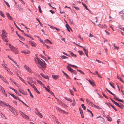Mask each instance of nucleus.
Segmentation results:
<instances>
[{
    "instance_id": "nucleus-41",
    "label": "nucleus",
    "mask_w": 124,
    "mask_h": 124,
    "mask_svg": "<svg viewBox=\"0 0 124 124\" xmlns=\"http://www.w3.org/2000/svg\"><path fill=\"white\" fill-rule=\"evenodd\" d=\"M36 20H37L39 22V24H40V25L42 27H43V24L40 23V22L39 20L37 18H36Z\"/></svg>"
},
{
    "instance_id": "nucleus-44",
    "label": "nucleus",
    "mask_w": 124,
    "mask_h": 124,
    "mask_svg": "<svg viewBox=\"0 0 124 124\" xmlns=\"http://www.w3.org/2000/svg\"><path fill=\"white\" fill-rule=\"evenodd\" d=\"M24 67L27 70L29 68L28 66L26 65H24Z\"/></svg>"
},
{
    "instance_id": "nucleus-10",
    "label": "nucleus",
    "mask_w": 124,
    "mask_h": 124,
    "mask_svg": "<svg viewBox=\"0 0 124 124\" xmlns=\"http://www.w3.org/2000/svg\"><path fill=\"white\" fill-rule=\"evenodd\" d=\"M7 36L1 37L2 39L4 41L7 42L8 41V38L7 37Z\"/></svg>"
},
{
    "instance_id": "nucleus-58",
    "label": "nucleus",
    "mask_w": 124,
    "mask_h": 124,
    "mask_svg": "<svg viewBox=\"0 0 124 124\" xmlns=\"http://www.w3.org/2000/svg\"><path fill=\"white\" fill-rule=\"evenodd\" d=\"M45 89L46 90L48 91L49 93L51 91L50 90L47 89V88L46 87H45Z\"/></svg>"
},
{
    "instance_id": "nucleus-3",
    "label": "nucleus",
    "mask_w": 124,
    "mask_h": 124,
    "mask_svg": "<svg viewBox=\"0 0 124 124\" xmlns=\"http://www.w3.org/2000/svg\"><path fill=\"white\" fill-rule=\"evenodd\" d=\"M9 46L11 50L15 52L16 54L18 53V50L16 48L14 47L13 46L10 44H9Z\"/></svg>"
},
{
    "instance_id": "nucleus-23",
    "label": "nucleus",
    "mask_w": 124,
    "mask_h": 124,
    "mask_svg": "<svg viewBox=\"0 0 124 124\" xmlns=\"http://www.w3.org/2000/svg\"><path fill=\"white\" fill-rule=\"evenodd\" d=\"M82 4L83 5L84 7H85V8L87 10H88L90 12V10L89 9H88L86 6V5L84 4L82 2Z\"/></svg>"
},
{
    "instance_id": "nucleus-46",
    "label": "nucleus",
    "mask_w": 124,
    "mask_h": 124,
    "mask_svg": "<svg viewBox=\"0 0 124 124\" xmlns=\"http://www.w3.org/2000/svg\"><path fill=\"white\" fill-rule=\"evenodd\" d=\"M113 45L114 47V49H116L117 50L119 48V47H118L116 46L115 44H113Z\"/></svg>"
},
{
    "instance_id": "nucleus-18",
    "label": "nucleus",
    "mask_w": 124,
    "mask_h": 124,
    "mask_svg": "<svg viewBox=\"0 0 124 124\" xmlns=\"http://www.w3.org/2000/svg\"><path fill=\"white\" fill-rule=\"evenodd\" d=\"M55 98L57 100L58 102L59 103V104L62 105H65L64 103L62 102L60 100H58L57 98H56L55 97Z\"/></svg>"
},
{
    "instance_id": "nucleus-25",
    "label": "nucleus",
    "mask_w": 124,
    "mask_h": 124,
    "mask_svg": "<svg viewBox=\"0 0 124 124\" xmlns=\"http://www.w3.org/2000/svg\"><path fill=\"white\" fill-rule=\"evenodd\" d=\"M115 105L118 106L121 109H123L122 106H121L120 105H119L116 102L115 104Z\"/></svg>"
},
{
    "instance_id": "nucleus-31",
    "label": "nucleus",
    "mask_w": 124,
    "mask_h": 124,
    "mask_svg": "<svg viewBox=\"0 0 124 124\" xmlns=\"http://www.w3.org/2000/svg\"><path fill=\"white\" fill-rule=\"evenodd\" d=\"M0 15L1 16L3 17H5L4 14L2 12L0 11Z\"/></svg>"
},
{
    "instance_id": "nucleus-13",
    "label": "nucleus",
    "mask_w": 124,
    "mask_h": 124,
    "mask_svg": "<svg viewBox=\"0 0 124 124\" xmlns=\"http://www.w3.org/2000/svg\"><path fill=\"white\" fill-rule=\"evenodd\" d=\"M86 79L89 82L90 84H91L93 86H96V85L94 84V83L92 81H91L90 80H88L87 79Z\"/></svg>"
},
{
    "instance_id": "nucleus-17",
    "label": "nucleus",
    "mask_w": 124,
    "mask_h": 124,
    "mask_svg": "<svg viewBox=\"0 0 124 124\" xmlns=\"http://www.w3.org/2000/svg\"><path fill=\"white\" fill-rule=\"evenodd\" d=\"M100 117V119L99 121L100 122H102V123H104V120L103 118L100 116H99V117H97L96 118H98Z\"/></svg>"
},
{
    "instance_id": "nucleus-60",
    "label": "nucleus",
    "mask_w": 124,
    "mask_h": 124,
    "mask_svg": "<svg viewBox=\"0 0 124 124\" xmlns=\"http://www.w3.org/2000/svg\"><path fill=\"white\" fill-rule=\"evenodd\" d=\"M117 101H119L123 103V101L121 99H117Z\"/></svg>"
},
{
    "instance_id": "nucleus-15",
    "label": "nucleus",
    "mask_w": 124,
    "mask_h": 124,
    "mask_svg": "<svg viewBox=\"0 0 124 124\" xmlns=\"http://www.w3.org/2000/svg\"><path fill=\"white\" fill-rule=\"evenodd\" d=\"M56 108L57 110H58L59 111H63L64 112H65L67 114H68V112H65V111H64V110H61V108H59V107H56Z\"/></svg>"
},
{
    "instance_id": "nucleus-57",
    "label": "nucleus",
    "mask_w": 124,
    "mask_h": 124,
    "mask_svg": "<svg viewBox=\"0 0 124 124\" xmlns=\"http://www.w3.org/2000/svg\"><path fill=\"white\" fill-rule=\"evenodd\" d=\"M45 89L46 90L48 91L49 93L51 91L50 90L47 89V88L46 87H45Z\"/></svg>"
},
{
    "instance_id": "nucleus-43",
    "label": "nucleus",
    "mask_w": 124,
    "mask_h": 124,
    "mask_svg": "<svg viewBox=\"0 0 124 124\" xmlns=\"http://www.w3.org/2000/svg\"><path fill=\"white\" fill-rule=\"evenodd\" d=\"M68 64L70 66H72V67H74V68H78V67L76 66H75L74 65H71L70 64Z\"/></svg>"
},
{
    "instance_id": "nucleus-39",
    "label": "nucleus",
    "mask_w": 124,
    "mask_h": 124,
    "mask_svg": "<svg viewBox=\"0 0 124 124\" xmlns=\"http://www.w3.org/2000/svg\"><path fill=\"white\" fill-rule=\"evenodd\" d=\"M4 2L7 5V6L9 8H10V6L9 5V4L5 0H4Z\"/></svg>"
},
{
    "instance_id": "nucleus-40",
    "label": "nucleus",
    "mask_w": 124,
    "mask_h": 124,
    "mask_svg": "<svg viewBox=\"0 0 124 124\" xmlns=\"http://www.w3.org/2000/svg\"><path fill=\"white\" fill-rule=\"evenodd\" d=\"M20 80H21V81L23 82L26 85H27V84H26V82L24 81V79H22V78H20Z\"/></svg>"
},
{
    "instance_id": "nucleus-6",
    "label": "nucleus",
    "mask_w": 124,
    "mask_h": 124,
    "mask_svg": "<svg viewBox=\"0 0 124 124\" xmlns=\"http://www.w3.org/2000/svg\"><path fill=\"white\" fill-rule=\"evenodd\" d=\"M35 113L37 115L39 116L41 118H42V114L37 110H36Z\"/></svg>"
},
{
    "instance_id": "nucleus-27",
    "label": "nucleus",
    "mask_w": 124,
    "mask_h": 124,
    "mask_svg": "<svg viewBox=\"0 0 124 124\" xmlns=\"http://www.w3.org/2000/svg\"><path fill=\"white\" fill-rule=\"evenodd\" d=\"M64 98L66 100L68 101H70L71 102H72V100L70 98H68L66 97H64Z\"/></svg>"
},
{
    "instance_id": "nucleus-20",
    "label": "nucleus",
    "mask_w": 124,
    "mask_h": 124,
    "mask_svg": "<svg viewBox=\"0 0 124 124\" xmlns=\"http://www.w3.org/2000/svg\"><path fill=\"white\" fill-rule=\"evenodd\" d=\"M106 117L107 118L108 120L110 122H111L112 121V119L108 115L107 116H106Z\"/></svg>"
},
{
    "instance_id": "nucleus-64",
    "label": "nucleus",
    "mask_w": 124,
    "mask_h": 124,
    "mask_svg": "<svg viewBox=\"0 0 124 124\" xmlns=\"http://www.w3.org/2000/svg\"><path fill=\"white\" fill-rule=\"evenodd\" d=\"M118 79L120 80L122 82L124 83L123 81V80L122 79L120 78L119 77L118 78Z\"/></svg>"
},
{
    "instance_id": "nucleus-21",
    "label": "nucleus",
    "mask_w": 124,
    "mask_h": 124,
    "mask_svg": "<svg viewBox=\"0 0 124 124\" xmlns=\"http://www.w3.org/2000/svg\"><path fill=\"white\" fill-rule=\"evenodd\" d=\"M9 94L15 99H18V98H19L18 97L15 96L14 94H13L10 93Z\"/></svg>"
},
{
    "instance_id": "nucleus-29",
    "label": "nucleus",
    "mask_w": 124,
    "mask_h": 124,
    "mask_svg": "<svg viewBox=\"0 0 124 124\" xmlns=\"http://www.w3.org/2000/svg\"><path fill=\"white\" fill-rule=\"evenodd\" d=\"M71 73H73L75 75H76L77 73V72L76 70L73 69L71 71Z\"/></svg>"
},
{
    "instance_id": "nucleus-47",
    "label": "nucleus",
    "mask_w": 124,
    "mask_h": 124,
    "mask_svg": "<svg viewBox=\"0 0 124 124\" xmlns=\"http://www.w3.org/2000/svg\"><path fill=\"white\" fill-rule=\"evenodd\" d=\"M0 116H1L2 117H5L4 115V114H3L2 112L0 111Z\"/></svg>"
},
{
    "instance_id": "nucleus-49",
    "label": "nucleus",
    "mask_w": 124,
    "mask_h": 124,
    "mask_svg": "<svg viewBox=\"0 0 124 124\" xmlns=\"http://www.w3.org/2000/svg\"><path fill=\"white\" fill-rule=\"evenodd\" d=\"M38 8L39 9V12L40 13H42V11L41 10V8L40 7V6H39Z\"/></svg>"
},
{
    "instance_id": "nucleus-63",
    "label": "nucleus",
    "mask_w": 124,
    "mask_h": 124,
    "mask_svg": "<svg viewBox=\"0 0 124 124\" xmlns=\"http://www.w3.org/2000/svg\"><path fill=\"white\" fill-rule=\"evenodd\" d=\"M2 93H3L4 95L5 96H6V97L7 96V95L6 93V92H5H5H2Z\"/></svg>"
},
{
    "instance_id": "nucleus-22",
    "label": "nucleus",
    "mask_w": 124,
    "mask_h": 124,
    "mask_svg": "<svg viewBox=\"0 0 124 124\" xmlns=\"http://www.w3.org/2000/svg\"><path fill=\"white\" fill-rule=\"evenodd\" d=\"M4 105L8 107H9V108L10 109V107L11 106L8 104L6 103V102L4 101H3V105L4 106Z\"/></svg>"
},
{
    "instance_id": "nucleus-53",
    "label": "nucleus",
    "mask_w": 124,
    "mask_h": 124,
    "mask_svg": "<svg viewBox=\"0 0 124 124\" xmlns=\"http://www.w3.org/2000/svg\"><path fill=\"white\" fill-rule=\"evenodd\" d=\"M110 99L111 101L114 104L116 102L114 101L112 98H109Z\"/></svg>"
},
{
    "instance_id": "nucleus-11",
    "label": "nucleus",
    "mask_w": 124,
    "mask_h": 124,
    "mask_svg": "<svg viewBox=\"0 0 124 124\" xmlns=\"http://www.w3.org/2000/svg\"><path fill=\"white\" fill-rule=\"evenodd\" d=\"M40 75H41L42 77H43L44 78H46V79H48L49 78L48 77V76L46 75L45 76L44 74H43L42 73H40Z\"/></svg>"
},
{
    "instance_id": "nucleus-36",
    "label": "nucleus",
    "mask_w": 124,
    "mask_h": 124,
    "mask_svg": "<svg viewBox=\"0 0 124 124\" xmlns=\"http://www.w3.org/2000/svg\"><path fill=\"white\" fill-rule=\"evenodd\" d=\"M67 68L68 70L70 72H71L72 70L70 67L68 66L67 67Z\"/></svg>"
},
{
    "instance_id": "nucleus-24",
    "label": "nucleus",
    "mask_w": 124,
    "mask_h": 124,
    "mask_svg": "<svg viewBox=\"0 0 124 124\" xmlns=\"http://www.w3.org/2000/svg\"><path fill=\"white\" fill-rule=\"evenodd\" d=\"M45 41L46 43H49L50 44H52L51 42L48 39H46L45 40Z\"/></svg>"
},
{
    "instance_id": "nucleus-8",
    "label": "nucleus",
    "mask_w": 124,
    "mask_h": 124,
    "mask_svg": "<svg viewBox=\"0 0 124 124\" xmlns=\"http://www.w3.org/2000/svg\"><path fill=\"white\" fill-rule=\"evenodd\" d=\"M29 42L33 46L35 47L36 46V43L33 42L31 41H29Z\"/></svg>"
},
{
    "instance_id": "nucleus-28",
    "label": "nucleus",
    "mask_w": 124,
    "mask_h": 124,
    "mask_svg": "<svg viewBox=\"0 0 124 124\" xmlns=\"http://www.w3.org/2000/svg\"><path fill=\"white\" fill-rule=\"evenodd\" d=\"M0 90L2 92H5V90L2 86H0Z\"/></svg>"
},
{
    "instance_id": "nucleus-30",
    "label": "nucleus",
    "mask_w": 124,
    "mask_h": 124,
    "mask_svg": "<svg viewBox=\"0 0 124 124\" xmlns=\"http://www.w3.org/2000/svg\"><path fill=\"white\" fill-rule=\"evenodd\" d=\"M109 103L111 106L112 107V108L115 110L116 111H117V110L116 109V108L113 106L110 103Z\"/></svg>"
},
{
    "instance_id": "nucleus-61",
    "label": "nucleus",
    "mask_w": 124,
    "mask_h": 124,
    "mask_svg": "<svg viewBox=\"0 0 124 124\" xmlns=\"http://www.w3.org/2000/svg\"><path fill=\"white\" fill-rule=\"evenodd\" d=\"M117 101H119L123 103V101L121 99H117Z\"/></svg>"
},
{
    "instance_id": "nucleus-42",
    "label": "nucleus",
    "mask_w": 124,
    "mask_h": 124,
    "mask_svg": "<svg viewBox=\"0 0 124 124\" xmlns=\"http://www.w3.org/2000/svg\"><path fill=\"white\" fill-rule=\"evenodd\" d=\"M86 101L89 104H90L92 102L88 100V99L87 98L86 99Z\"/></svg>"
},
{
    "instance_id": "nucleus-4",
    "label": "nucleus",
    "mask_w": 124,
    "mask_h": 124,
    "mask_svg": "<svg viewBox=\"0 0 124 124\" xmlns=\"http://www.w3.org/2000/svg\"><path fill=\"white\" fill-rule=\"evenodd\" d=\"M19 112H20V114L21 115L22 117L24 119H29V117L26 115L24 114L23 112L21 111H20Z\"/></svg>"
},
{
    "instance_id": "nucleus-45",
    "label": "nucleus",
    "mask_w": 124,
    "mask_h": 124,
    "mask_svg": "<svg viewBox=\"0 0 124 124\" xmlns=\"http://www.w3.org/2000/svg\"><path fill=\"white\" fill-rule=\"evenodd\" d=\"M81 106H82V108H83L84 110H85L86 108L84 106L83 104H82L81 105Z\"/></svg>"
},
{
    "instance_id": "nucleus-59",
    "label": "nucleus",
    "mask_w": 124,
    "mask_h": 124,
    "mask_svg": "<svg viewBox=\"0 0 124 124\" xmlns=\"http://www.w3.org/2000/svg\"><path fill=\"white\" fill-rule=\"evenodd\" d=\"M109 84L110 85L112 86L114 88H115V87L114 86V85L111 83H109Z\"/></svg>"
},
{
    "instance_id": "nucleus-62",
    "label": "nucleus",
    "mask_w": 124,
    "mask_h": 124,
    "mask_svg": "<svg viewBox=\"0 0 124 124\" xmlns=\"http://www.w3.org/2000/svg\"><path fill=\"white\" fill-rule=\"evenodd\" d=\"M30 79L31 80V82L33 83L34 84H36V82L35 81H33L30 78Z\"/></svg>"
},
{
    "instance_id": "nucleus-54",
    "label": "nucleus",
    "mask_w": 124,
    "mask_h": 124,
    "mask_svg": "<svg viewBox=\"0 0 124 124\" xmlns=\"http://www.w3.org/2000/svg\"><path fill=\"white\" fill-rule=\"evenodd\" d=\"M102 95H103V96L104 97L106 98H107V99H108V97H107V96H106L105 95V94H104V93L103 92H102Z\"/></svg>"
},
{
    "instance_id": "nucleus-32",
    "label": "nucleus",
    "mask_w": 124,
    "mask_h": 124,
    "mask_svg": "<svg viewBox=\"0 0 124 124\" xmlns=\"http://www.w3.org/2000/svg\"><path fill=\"white\" fill-rule=\"evenodd\" d=\"M64 74L66 78H67L70 79V78L66 73H64Z\"/></svg>"
},
{
    "instance_id": "nucleus-5",
    "label": "nucleus",
    "mask_w": 124,
    "mask_h": 124,
    "mask_svg": "<svg viewBox=\"0 0 124 124\" xmlns=\"http://www.w3.org/2000/svg\"><path fill=\"white\" fill-rule=\"evenodd\" d=\"M0 78L3 81L5 82L6 83L8 84H9V83L7 81L5 78L3 77L0 75Z\"/></svg>"
},
{
    "instance_id": "nucleus-9",
    "label": "nucleus",
    "mask_w": 124,
    "mask_h": 124,
    "mask_svg": "<svg viewBox=\"0 0 124 124\" xmlns=\"http://www.w3.org/2000/svg\"><path fill=\"white\" fill-rule=\"evenodd\" d=\"M10 80L11 81L13 82L14 83L16 86L18 87L20 86V85L16 83L15 81H14V80L12 79H11L10 78Z\"/></svg>"
},
{
    "instance_id": "nucleus-38",
    "label": "nucleus",
    "mask_w": 124,
    "mask_h": 124,
    "mask_svg": "<svg viewBox=\"0 0 124 124\" xmlns=\"http://www.w3.org/2000/svg\"><path fill=\"white\" fill-rule=\"evenodd\" d=\"M73 103H72V106H75V105L76 104V102L75 101V100L74 99H73Z\"/></svg>"
},
{
    "instance_id": "nucleus-2",
    "label": "nucleus",
    "mask_w": 124,
    "mask_h": 124,
    "mask_svg": "<svg viewBox=\"0 0 124 124\" xmlns=\"http://www.w3.org/2000/svg\"><path fill=\"white\" fill-rule=\"evenodd\" d=\"M9 109L14 115L15 116H17L18 115V114L16 110L12 106H10V107Z\"/></svg>"
},
{
    "instance_id": "nucleus-14",
    "label": "nucleus",
    "mask_w": 124,
    "mask_h": 124,
    "mask_svg": "<svg viewBox=\"0 0 124 124\" xmlns=\"http://www.w3.org/2000/svg\"><path fill=\"white\" fill-rule=\"evenodd\" d=\"M21 53H23L24 54H30V52L27 50L26 51H21Z\"/></svg>"
},
{
    "instance_id": "nucleus-7",
    "label": "nucleus",
    "mask_w": 124,
    "mask_h": 124,
    "mask_svg": "<svg viewBox=\"0 0 124 124\" xmlns=\"http://www.w3.org/2000/svg\"><path fill=\"white\" fill-rule=\"evenodd\" d=\"M2 35H1V37L7 36V35L6 33V31L4 30H3L2 32Z\"/></svg>"
},
{
    "instance_id": "nucleus-19",
    "label": "nucleus",
    "mask_w": 124,
    "mask_h": 124,
    "mask_svg": "<svg viewBox=\"0 0 124 124\" xmlns=\"http://www.w3.org/2000/svg\"><path fill=\"white\" fill-rule=\"evenodd\" d=\"M6 14L7 15V17L8 18V19H10L11 20H12V17L10 15V14H9L8 13H6Z\"/></svg>"
},
{
    "instance_id": "nucleus-16",
    "label": "nucleus",
    "mask_w": 124,
    "mask_h": 124,
    "mask_svg": "<svg viewBox=\"0 0 124 124\" xmlns=\"http://www.w3.org/2000/svg\"><path fill=\"white\" fill-rule=\"evenodd\" d=\"M52 76L53 78L55 80H56V79H58V78L59 77V76L58 75H52Z\"/></svg>"
},
{
    "instance_id": "nucleus-37",
    "label": "nucleus",
    "mask_w": 124,
    "mask_h": 124,
    "mask_svg": "<svg viewBox=\"0 0 124 124\" xmlns=\"http://www.w3.org/2000/svg\"><path fill=\"white\" fill-rule=\"evenodd\" d=\"M3 101H0V106H4L3 105Z\"/></svg>"
},
{
    "instance_id": "nucleus-52",
    "label": "nucleus",
    "mask_w": 124,
    "mask_h": 124,
    "mask_svg": "<svg viewBox=\"0 0 124 124\" xmlns=\"http://www.w3.org/2000/svg\"><path fill=\"white\" fill-rule=\"evenodd\" d=\"M66 27L67 29H69V28L70 29V27L69 26V25L67 24H66Z\"/></svg>"
},
{
    "instance_id": "nucleus-33",
    "label": "nucleus",
    "mask_w": 124,
    "mask_h": 124,
    "mask_svg": "<svg viewBox=\"0 0 124 124\" xmlns=\"http://www.w3.org/2000/svg\"><path fill=\"white\" fill-rule=\"evenodd\" d=\"M77 70L79 72L81 73L83 75H84L85 74L81 70L77 69Z\"/></svg>"
},
{
    "instance_id": "nucleus-48",
    "label": "nucleus",
    "mask_w": 124,
    "mask_h": 124,
    "mask_svg": "<svg viewBox=\"0 0 124 124\" xmlns=\"http://www.w3.org/2000/svg\"><path fill=\"white\" fill-rule=\"evenodd\" d=\"M83 48L85 54H88L87 53V50L85 49L83 47Z\"/></svg>"
},
{
    "instance_id": "nucleus-35",
    "label": "nucleus",
    "mask_w": 124,
    "mask_h": 124,
    "mask_svg": "<svg viewBox=\"0 0 124 124\" xmlns=\"http://www.w3.org/2000/svg\"><path fill=\"white\" fill-rule=\"evenodd\" d=\"M37 81L38 83H39L41 85L43 84V83L40 81L38 80H37Z\"/></svg>"
},
{
    "instance_id": "nucleus-56",
    "label": "nucleus",
    "mask_w": 124,
    "mask_h": 124,
    "mask_svg": "<svg viewBox=\"0 0 124 124\" xmlns=\"http://www.w3.org/2000/svg\"><path fill=\"white\" fill-rule=\"evenodd\" d=\"M113 96H114V99L116 100H117V99H118V98H117L116 95L114 94V95Z\"/></svg>"
},
{
    "instance_id": "nucleus-50",
    "label": "nucleus",
    "mask_w": 124,
    "mask_h": 124,
    "mask_svg": "<svg viewBox=\"0 0 124 124\" xmlns=\"http://www.w3.org/2000/svg\"><path fill=\"white\" fill-rule=\"evenodd\" d=\"M18 36L19 37L21 38L22 39H22L23 40H25L24 39L23 37L21 35H18Z\"/></svg>"
},
{
    "instance_id": "nucleus-1",
    "label": "nucleus",
    "mask_w": 124,
    "mask_h": 124,
    "mask_svg": "<svg viewBox=\"0 0 124 124\" xmlns=\"http://www.w3.org/2000/svg\"><path fill=\"white\" fill-rule=\"evenodd\" d=\"M34 59L36 64L39 68L42 69L46 68V64L44 61L43 62L38 58H35Z\"/></svg>"
},
{
    "instance_id": "nucleus-26",
    "label": "nucleus",
    "mask_w": 124,
    "mask_h": 124,
    "mask_svg": "<svg viewBox=\"0 0 124 124\" xmlns=\"http://www.w3.org/2000/svg\"><path fill=\"white\" fill-rule=\"evenodd\" d=\"M69 90L70 93L71 94V95L73 96L74 95V92L70 89H69Z\"/></svg>"
},
{
    "instance_id": "nucleus-34",
    "label": "nucleus",
    "mask_w": 124,
    "mask_h": 124,
    "mask_svg": "<svg viewBox=\"0 0 124 124\" xmlns=\"http://www.w3.org/2000/svg\"><path fill=\"white\" fill-rule=\"evenodd\" d=\"M60 57L62 58V59L68 58V57L64 55H62L61 56H60Z\"/></svg>"
},
{
    "instance_id": "nucleus-12",
    "label": "nucleus",
    "mask_w": 124,
    "mask_h": 124,
    "mask_svg": "<svg viewBox=\"0 0 124 124\" xmlns=\"http://www.w3.org/2000/svg\"><path fill=\"white\" fill-rule=\"evenodd\" d=\"M19 92L22 93L23 94L25 95H27V94L26 92H24V91L23 90H20V89H19Z\"/></svg>"
},
{
    "instance_id": "nucleus-51",
    "label": "nucleus",
    "mask_w": 124,
    "mask_h": 124,
    "mask_svg": "<svg viewBox=\"0 0 124 124\" xmlns=\"http://www.w3.org/2000/svg\"><path fill=\"white\" fill-rule=\"evenodd\" d=\"M30 73H32V70H31L29 68L28 70H27Z\"/></svg>"
},
{
    "instance_id": "nucleus-55",
    "label": "nucleus",
    "mask_w": 124,
    "mask_h": 124,
    "mask_svg": "<svg viewBox=\"0 0 124 124\" xmlns=\"http://www.w3.org/2000/svg\"><path fill=\"white\" fill-rule=\"evenodd\" d=\"M51 95H52L53 96H54V93L51 91H50L49 93Z\"/></svg>"
}]
</instances>
